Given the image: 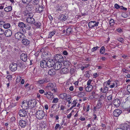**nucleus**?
<instances>
[{"label": "nucleus", "mask_w": 130, "mask_h": 130, "mask_svg": "<svg viewBox=\"0 0 130 130\" xmlns=\"http://www.w3.org/2000/svg\"><path fill=\"white\" fill-rule=\"evenodd\" d=\"M32 100L30 99L29 100L27 103L26 102H25L23 101L22 102V105L21 107L22 108L24 109L25 110L27 109L28 107L30 108H28V111L29 112V115L32 116Z\"/></svg>", "instance_id": "nucleus-1"}, {"label": "nucleus", "mask_w": 130, "mask_h": 130, "mask_svg": "<svg viewBox=\"0 0 130 130\" xmlns=\"http://www.w3.org/2000/svg\"><path fill=\"white\" fill-rule=\"evenodd\" d=\"M46 88L47 89L50 91V92H51L52 93H55L57 91V86L54 83L48 84Z\"/></svg>", "instance_id": "nucleus-2"}, {"label": "nucleus", "mask_w": 130, "mask_h": 130, "mask_svg": "<svg viewBox=\"0 0 130 130\" xmlns=\"http://www.w3.org/2000/svg\"><path fill=\"white\" fill-rule=\"evenodd\" d=\"M33 8L37 13H40L42 12L43 10V7L39 4L34 5V6H33Z\"/></svg>", "instance_id": "nucleus-3"}, {"label": "nucleus", "mask_w": 130, "mask_h": 130, "mask_svg": "<svg viewBox=\"0 0 130 130\" xmlns=\"http://www.w3.org/2000/svg\"><path fill=\"white\" fill-rule=\"evenodd\" d=\"M44 115V112L42 110H40L38 111L36 114V117L39 119H43Z\"/></svg>", "instance_id": "nucleus-4"}, {"label": "nucleus", "mask_w": 130, "mask_h": 130, "mask_svg": "<svg viewBox=\"0 0 130 130\" xmlns=\"http://www.w3.org/2000/svg\"><path fill=\"white\" fill-rule=\"evenodd\" d=\"M129 127L128 124L127 123H124L121 124L119 128H117L116 130H127Z\"/></svg>", "instance_id": "nucleus-5"}, {"label": "nucleus", "mask_w": 130, "mask_h": 130, "mask_svg": "<svg viewBox=\"0 0 130 130\" xmlns=\"http://www.w3.org/2000/svg\"><path fill=\"white\" fill-rule=\"evenodd\" d=\"M15 37L16 39L19 40H21L25 38V36L24 34L19 32L16 33L15 34Z\"/></svg>", "instance_id": "nucleus-6"}, {"label": "nucleus", "mask_w": 130, "mask_h": 130, "mask_svg": "<svg viewBox=\"0 0 130 130\" xmlns=\"http://www.w3.org/2000/svg\"><path fill=\"white\" fill-rule=\"evenodd\" d=\"M124 105L126 108L130 107V96L126 98L124 100Z\"/></svg>", "instance_id": "nucleus-7"}, {"label": "nucleus", "mask_w": 130, "mask_h": 130, "mask_svg": "<svg viewBox=\"0 0 130 130\" xmlns=\"http://www.w3.org/2000/svg\"><path fill=\"white\" fill-rule=\"evenodd\" d=\"M54 58L56 61L59 63L62 62L64 59L63 56L60 54L56 55L55 56Z\"/></svg>", "instance_id": "nucleus-8"}, {"label": "nucleus", "mask_w": 130, "mask_h": 130, "mask_svg": "<svg viewBox=\"0 0 130 130\" xmlns=\"http://www.w3.org/2000/svg\"><path fill=\"white\" fill-rule=\"evenodd\" d=\"M99 22H96L94 21H92L90 22L88 24V26L90 28H92L95 26H98Z\"/></svg>", "instance_id": "nucleus-9"}, {"label": "nucleus", "mask_w": 130, "mask_h": 130, "mask_svg": "<svg viewBox=\"0 0 130 130\" xmlns=\"http://www.w3.org/2000/svg\"><path fill=\"white\" fill-rule=\"evenodd\" d=\"M17 64L14 63H11L9 66V68L10 70L13 72L15 71L17 69Z\"/></svg>", "instance_id": "nucleus-10"}, {"label": "nucleus", "mask_w": 130, "mask_h": 130, "mask_svg": "<svg viewBox=\"0 0 130 130\" xmlns=\"http://www.w3.org/2000/svg\"><path fill=\"white\" fill-rule=\"evenodd\" d=\"M19 113L21 117H25L27 116L26 111L24 109L20 110L19 111Z\"/></svg>", "instance_id": "nucleus-11"}, {"label": "nucleus", "mask_w": 130, "mask_h": 130, "mask_svg": "<svg viewBox=\"0 0 130 130\" xmlns=\"http://www.w3.org/2000/svg\"><path fill=\"white\" fill-rule=\"evenodd\" d=\"M47 67H51L54 66L55 64V62L52 59H50L47 61Z\"/></svg>", "instance_id": "nucleus-12"}, {"label": "nucleus", "mask_w": 130, "mask_h": 130, "mask_svg": "<svg viewBox=\"0 0 130 130\" xmlns=\"http://www.w3.org/2000/svg\"><path fill=\"white\" fill-rule=\"evenodd\" d=\"M54 68L56 70H59L61 67L62 65L61 63L56 62L54 64Z\"/></svg>", "instance_id": "nucleus-13"}, {"label": "nucleus", "mask_w": 130, "mask_h": 130, "mask_svg": "<svg viewBox=\"0 0 130 130\" xmlns=\"http://www.w3.org/2000/svg\"><path fill=\"white\" fill-rule=\"evenodd\" d=\"M18 26L20 28L21 30H22L24 33V32H25V30L24 29V28L26 27L25 24L23 22H20L18 23Z\"/></svg>", "instance_id": "nucleus-14"}, {"label": "nucleus", "mask_w": 130, "mask_h": 130, "mask_svg": "<svg viewBox=\"0 0 130 130\" xmlns=\"http://www.w3.org/2000/svg\"><path fill=\"white\" fill-rule=\"evenodd\" d=\"M5 36L6 37H9L11 36L12 33L10 29L6 30L4 32Z\"/></svg>", "instance_id": "nucleus-15"}, {"label": "nucleus", "mask_w": 130, "mask_h": 130, "mask_svg": "<svg viewBox=\"0 0 130 130\" xmlns=\"http://www.w3.org/2000/svg\"><path fill=\"white\" fill-rule=\"evenodd\" d=\"M122 111L119 109H116L114 110L113 112V115L116 117L118 116L121 113Z\"/></svg>", "instance_id": "nucleus-16"}, {"label": "nucleus", "mask_w": 130, "mask_h": 130, "mask_svg": "<svg viewBox=\"0 0 130 130\" xmlns=\"http://www.w3.org/2000/svg\"><path fill=\"white\" fill-rule=\"evenodd\" d=\"M91 82H87V86L86 87V90L87 91L89 92L91 91L92 89V86L90 85Z\"/></svg>", "instance_id": "nucleus-17"}, {"label": "nucleus", "mask_w": 130, "mask_h": 130, "mask_svg": "<svg viewBox=\"0 0 130 130\" xmlns=\"http://www.w3.org/2000/svg\"><path fill=\"white\" fill-rule=\"evenodd\" d=\"M120 101L118 99H116L114 100L113 102V105L116 107H118L120 104Z\"/></svg>", "instance_id": "nucleus-18"}, {"label": "nucleus", "mask_w": 130, "mask_h": 130, "mask_svg": "<svg viewBox=\"0 0 130 130\" xmlns=\"http://www.w3.org/2000/svg\"><path fill=\"white\" fill-rule=\"evenodd\" d=\"M28 17L27 19V21L28 23H30L32 25V13H29L28 14Z\"/></svg>", "instance_id": "nucleus-19"}, {"label": "nucleus", "mask_w": 130, "mask_h": 130, "mask_svg": "<svg viewBox=\"0 0 130 130\" xmlns=\"http://www.w3.org/2000/svg\"><path fill=\"white\" fill-rule=\"evenodd\" d=\"M40 66L42 68H46L47 67V61L45 60H42L40 62Z\"/></svg>", "instance_id": "nucleus-20"}, {"label": "nucleus", "mask_w": 130, "mask_h": 130, "mask_svg": "<svg viewBox=\"0 0 130 130\" xmlns=\"http://www.w3.org/2000/svg\"><path fill=\"white\" fill-rule=\"evenodd\" d=\"M21 59L24 61H26L27 59V54L25 53H23L20 56Z\"/></svg>", "instance_id": "nucleus-21"}, {"label": "nucleus", "mask_w": 130, "mask_h": 130, "mask_svg": "<svg viewBox=\"0 0 130 130\" xmlns=\"http://www.w3.org/2000/svg\"><path fill=\"white\" fill-rule=\"evenodd\" d=\"M45 48H42L39 51H40L41 52H42V56L43 57H48V53L47 52H45L44 51Z\"/></svg>", "instance_id": "nucleus-22"}, {"label": "nucleus", "mask_w": 130, "mask_h": 130, "mask_svg": "<svg viewBox=\"0 0 130 130\" xmlns=\"http://www.w3.org/2000/svg\"><path fill=\"white\" fill-rule=\"evenodd\" d=\"M67 18V15L62 14L60 15L59 19L62 21H64L66 20Z\"/></svg>", "instance_id": "nucleus-23"}, {"label": "nucleus", "mask_w": 130, "mask_h": 130, "mask_svg": "<svg viewBox=\"0 0 130 130\" xmlns=\"http://www.w3.org/2000/svg\"><path fill=\"white\" fill-rule=\"evenodd\" d=\"M47 98L48 99L50 100H52L54 98V95L52 93L49 92H48V94H47Z\"/></svg>", "instance_id": "nucleus-24"}, {"label": "nucleus", "mask_w": 130, "mask_h": 130, "mask_svg": "<svg viewBox=\"0 0 130 130\" xmlns=\"http://www.w3.org/2000/svg\"><path fill=\"white\" fill-rule=\"evenodd\" d=\"M26 122L23 120H20L19 122V124L22 127H24L26 124Z\"/></svg>", "instance_id": "nucleus-25"}, {"label": "nucleus", "mask_w": 130, "mask_h": 130, "mask_svg": "<svg viewBox=\"0 0 130 130\" xmlns=\"http://www.w3.org/2000/svg\"><path fill=\"white\" fill-rule=\"evenodd\" d=\"M101 100L100 99L98 101L96 105V109H99L101 108L102 106V103L101 102Z\"/></svg>", "instance_id": "nucleus-26"}, {"label": "nucleus", "mask_w": 130, "mask_h": 130, "mask_svg": "<svg viewBox=\"0 0 130 130\" xmlns=\"http://www.w3.org/2000/svg\"><path fill=\"white\" fill-rule=\"evenodd\" d=\"M69 71V70L68 68L64 67L62 69L61 72L64 74H66L68 73Z\"/></svg>", "instance_id": "nucleus-27"}, {"label": "nucleus", "mask_w": 130, "mask_h": 130, "mask_svg": "<svg viewBox=\"0 0 130 130\" xmlns=\"http://www.w3.org/2000/svg\"><path fill=\"white\" fill-rule=\"evenodd\" d=\"M77 102L76 100H74L71 104V107L70 108V110L72 109L73 108L75 107L77 104Z\"/></svg>", "instance_id": "nucleus-28"}, {"label": "nucleus", "mask_w": 130, "mask_h": 130, "mask_svg": "<svg viewBox=\"0 0 130 130\" xmlns=\"http://www.w3.org/2000/svg\"><path fill=\"white\" fill-rule=\"evenodd\" d=\"M23 39L22 41V42L23 44L25 45H27L29 44L30 42L29 41L24 38Z\"/></svg>", "instance_id": "nucleus-29"}, {"label": "nucleus", "mask_w": 130, "mask_h": 130, "mask_svg": "<svg viewBox=\"0 0 130 130\" xmlns=\"http://www.w3.org/2000/svg\"><path fill=\"white\" fill-rule=\"evenodd\" d=\"M54 69H51L49 70L48 71V73L50 75H52L54 74L55 73V71Z\"/></svg>", "instance_id": "nucleus-30"}, {"label": "nucleus", "mask_w": 130, "mask_h": 130, "mask_svg": "<svg viewBox=\"0 0 130 130\" xmlns=\"http://www.w3.org/2000/svg\"><path fill=\"white\" fill-rule=\"evenodd\" d=\"M12 9V7L10 6H8L7 7H6L4 9V11L6 12H9L11 11Z\"/></svg>", "instance_id": "nucleus-31"}, {"label": "nucleus", "mask_w": 130, "mask_h": 130, "mask_svg": "<svg viewBox=\"0 0 130 130\" xmlns=\"http://www.w3.org/2000/svg\"><path fill=\"white\" fill-rule=\"evenodd\" d=\"M33 24L37 28H39L41 25V23L39 22L35 21Z\"/></svg>", "instance_id": "nucleus-32"}, {"label": "nucleus", "mask_w": 130, "mask_h": 130, "mask_svg": "<svg viewBox=\"0 0 130 130\" xmlns=\"http://www.w3.org/2000/svg\"><path fill=\"white\" fill-rule=\"evenodd\" d=\"M101 92L105 93H106L108 90V88L107 87H105L103 88H101Z\"/></svg>", "instance_id": "nucleus-33"}, {"label": "nucleus", "mask_w": 130, "mask_h": 130, "mask_svg": "<svg viewBox=\"0 0 130 130\" xmlns=\"http://www.w3.org/2000/svg\"><path fill=\"white\" fill-rule=\"evenodd\" d=\"M72 30V29L71 28H68L66 30V34L67 35H69L71 33Z\"/></svg>", "instance_id": "nucleus-34"}, {"label": "nucleus", "mask_w": 130, "mask_h": 130, "mask_svg": "<svg viewBox=\"0 0 130 130\" xmlns=\"http://www.w3.org/2000/svg\"><path fill=\"white\" fill-rule=\"evenodd\" d=\"M67 94L65 93H64L60 94L59 95V97L61 99L64 100L65 97L66 96Z\"/></svg>", "instance_id": "nucleus-35"}, {"label": "nucleus", "mask_w": 130, "mask_h": 130, "mask_svg": "<svg viewBox=\"0 0 130 130\" xmlns=\"http://www.w3.org/2000/svg\"><path fill=\"white\" fill-rule=\"evenodd\" d=\"M3 27L5 29H8L10 27V23H7L3 25Z\"/></svg>", "instance_id": "nucleus-36"}, {"label": "nucleus", "mask_w": 130, "mask_h": 130, "mask_svg": "<svg viewBox=\"0 0 130 130\" xmlns=\"http://www.w3.org/2000/svg\"><path fill=\"white\" fill-rule=\"evenodd\" d=\"M55 31H52L50 32L48 35V38H51L52 36L54 35L55 34Z\"/></svg>", "instance_id": "nucleus-37"}, {"label": "nucleus", "mask_w": 130, "mask_h": 130, "mask_svg": "<svg viewBox=\"0 0 130 130\" xmlns=\"http://www.w3.org/2000/svg\"><path fill=\"white\" fill-rule=\"evenodd\" d=\"M109 23L110 26H112L114 25L115 22L114 20L113 19H111L110 20Z\"/></svg>", "instance_id": "nucleus-38"}, {"label": "nucleus", "mask_w": 130, "mask_h": 130, "mask_svg": "<svg viewBox=\"0 0 130 130\" xmlns=\"http://www.w3.org/2000/svg\"><path fill=\"white\" fill-rule=\"evenodd\" d=\"M56 11H61L62 9L61 6H59V5H57L55 7Z\"/></svg>", "instance_id": "nucleus-39"}, {"label": "nucleus", "mask_w": 130, "mask_h": 130, "mask_svg": "<svg viewBox=\"0 0 130 130\" xmlns=\"http://www.w3.org/2000/svg\"><path fill=\"white\" fill-rule=\"evenodd\" d=\"M105 51V48L104 46H102L101 48L100 52L102 54H103Z\"/></svg>", "instance_id": "nucleus-40"}, {"label": "nucleus", "mask_w": 130, "mask_h": 130, "mask_svg": "<svg viewBox=\"0 0 130 130\" xmlns=\"http://www.w3.org/2000/svg\"><path fill=\"white\" fill-rule=\"evenodd\" d=\"M65 99L64 100L67 101H70L71 99V97L70 95H67V96L65 97Z\"/></svg>", "instance_id": "nucleus-41"}, {"label": "nucleus", "mask_w": 130, "mask_h": 130, "mask_svg": "<svg viewBox=\"0 0 130 130\" xmlns=\"http://www.w3.org/2000/svg\"><path fill=\"white\" fill-rule=\"evenodd\" d=\"M31 1V0H22V2L24 4H28Z\"/></svg>", "instance_id": "nucleus-42"}, {"label": "nucleus", "mask_w": 130, "mask_h": 130, "mask_svg": "<svg viewBox=\"0 0 130 130\" xmlns=\"http://www.w3.org/2000/svg\"><path fill=\"white\" fill-rule=\"evenodd\" d=\"M17 81H24L23 79L22 78L21 76H19L17 77Z\"/></svg>", "instance_id": "nucleus-43"}, {"label": "nucleus", "mask_w": 130, "mask_h": 130, "mask_svg": "<svg viewBox=\"0 0 130 130\" xmlns=\"http://www.w3.org/2000/svg\"><path fill=\"white\" fill-rule=\"evenodd\" d=\"M75 70L74 68H71L70 70V73L71 74H74L75 72Z\"/></svg>", "instance_id": "nucleus-44"}, {"label": "nucleus", "mask_w": 130, "mask_h": 130, "mask_svg": "<svg viewBox=\"0 0 130 130\" xmlns=\"http://www.w3.org/2000/svg\"><path fill=\"white\" fill-rule=\"evenodd\" d=\"M64 65H66L67 66H69L71 64L70 62L68 61H64Z\"/></svg>", "instance_id": "nucleus-45"}, {"label": "nucleus", "mask_w": 130, "mask_h": 130, "mask_svg": "<svg viewBox=\"0 0 130 130\" xmlns=\"http://www.w3.org/2000/svg\"><path fill=\"white\" fill-rule=\"evenodd\" d=\"M39 1L38 0H33V6L37 4H39Z\"/></svg>", "instance_id": "nucleus-46"}, {"label": "nucleus", "mask_w": 130, "mask_h": 130, "mask_svg": "<svg viewBox=\"0 0 130 130\" xmlns=\"http://www.w3.org/2000/svg\"><path fill=\"white\" fill-rule=\"evenodd\" d=\"M35 68L34 69V74L35 76H37L39 75V71H35Z\"/></svg>", "instance_id": "nucleus-47"}, {"label": "nucleus", "mask_w": 130, "mask_h": 130, "mask_svg": "<svg viewBox=\"0 0 130 130\" xmlns=\"http://www.w3.org/2000/svg\"><path fill=\"white\" fill-rule=\"evenodd\" d=\"M49 80L48 78V77H45L43 78V79H41L40 80H39L38 81H48Z\"/></svg>", "instance_id": "nucleus-48"}, {"label": "nucleus", "mask_w": 130, "mask_h": 130, "mask_svg": "<svg viewBox=\"0 0 130 130\" xmlns=\"http://www.w3.org/2000/svg\"><path fill=\"white\" fill-rule=\"evenodd\" d=\"M99 47L98 46H97L96 47H93L92 48L91 50V51L92 52H93L94 51H96L97 50Z\"/></svg>", "instance_id": "nucleus-49"}, {"label": "nucleus", "mask_w": 130, "mask_h": 130, "mask_svg": "<svg viewBox=\"0 0 130 130\" xmlns=\"http://www.w3.org/2000/svg\"><path fill=\"white\" fill-rule=\"evenodd\" d=\"M58 100L59 99L58 98H55L53 99L52 103H56L58 102Z\"/></svg>", "instance_id": "nucleus-50"}, {"label": "nucleus", "mask_w": 130, "mask_h": 130, "mask_svg": "<svg viewBox=\"0 0 130 130\" xmlns=\"http://www.w3.org/2000/svg\"><path fill=\"white\" fill-rule=\"evenodd\" d=\"M85 76L86 77L89 78L90 76V74H89V71H86L85 72Z\"/></svg>", "instance_id": "nucleus-51"}, {"label": "nucleus", "mask_w": 130, "mask_h": 130, "mask_svg": "<svg viewBox=\"0 0 130 130\" xmlns=\"http://www.w3.org/2000/svg\"><path fill=\"white\" fill-rule=\"evenodd\" d=\"M33 107L34 106L36 107V106H37V101L36 100H33Z\"/></svg>", "instance_id": "nucleus-52"}, {"label": "nucleus", "mask_w": 130, "mask_h": 130, "mask_svg": "<svg viewBox=\"0 0 130 130\" xmlns=\"http://www.w3.org/2000/svg\"><path fill=\"white\" fill-rule=\"evenodd\" d=\"M4 33V31L3 29L0 28V35H2Z\"/></svg>", "instance_id": "nucleus-53"}, {"label": "nucleus", "mask_w": 130, "mask_h": 130, "mask_svg": "<svg viewBox=\"0 0 130 130\" xmlns=\"http://www.w3.org/2000/svg\"><path fill=\"white\" fill-rule=\"evenodd\" d=\"M115 7L116 9H118L120 8V6L117 4H116L115 5Z\"/></svg>", "instance_id": "nucleus-54"}, {"label": "nucleus", "mask_w": 130, "mask_h": 130, "mask_svg": "<svg viewBox=\"0 0 130 130\" xmlns=\"http://www.w3.org/2000/svg\"><path fill=\"white\" fill-rule=\"evenodd\" d=\"M41 82V83L40 82H38L37 83V85L39 86L40 87H41L42 86V84L43 83V82Z\"/></svg>", "instance_id": "nucleus-55"}, {"label": "nucleus", "mask_w": 130, "mask_h": 130, "mask_svg": "<svg viewBox=\"0 0 130 130\" xmlns=\"http://www.w3.org/2000/svg\"><path fill=\"white\" fill-rule=\"evenodd\" d=\"M6 78L8 79V80H11L12 78V76L11 75L8 76L6 77Z\"/></svg>", "instance_id": "nucleus-56"}, {"label": "nucleus", "mask_w": 130, "mask_h": 130, "mask_svg": "<svg viewBox=\"0 0 130 130\" xmlns=\"http://www.w3.org/2000/svg\"><path fill=\"white\" fill-rule=\"evenodd\" d=\"M86 119L85 117H83L82 116H81L79 118V119L82 121H84Z\"/></svg>", "instance_id": "nucleus-57"}, {"label": "nucleus", "mask_w": 130, "mask_h": 130, "mask_svg": "<svg viewBox=\"0 0 130 130\" xmlns=\"http://www.w3.org/2000/svg\"><path fill=\"white\" fill-rule=\"evenodd\" d=\"M5 3L2 4H1V6H0V10L3 9L4 7Z\"/></svg>", "instance_id": "nucleus-58"}, {"label": "nucleus", "mask_w": 130, "mask_h": 130, "mask_svg": "<svg viewBox=\"0 0 130 130\" xmlns=\"http://www.w3.org/2000/svg\"><path fill=\"white\" fill-rule=\"evenodd\" d=\"M117 84H113L110 85L109 87L111 88H112L115 87H117Z\"/></svg>", "instance_id": "nucleus-59"}, {"label": "nucleus", "mask_w": 130, "mask_h": 130, "mask_svg": "<svg viewBox=\"0 0 130 130\" xmlns=\"http://www.w3.org/2000/svg\"><path fill=\"white\" fill-rule=\"evenodd\" d=\"M72 115V112H71L70 114L67 115V118L68 119H70L71 118Z\"/></svg>", "instance_id": "nucleus-60"}, {"label": "nucleus", "mask_w": 130, "mask_h": 130, "mask_svg": "<svg viewBox=\"0 0 130 130\" xmlns=\"http://www.w3.org/2000/svg\"><path fill=\"white\" fill-rule=\"evenodd\" d=\"M110 82H105L104 84V86H105V85H107V84L108 85H109Z\"/></svg>", "instance_id": "nucleus-61"}, {"label": "nucleus", "mask_w": 130, "mask_h": 130, "mask_svg": "<svg viewBox=\"0 0 130 130\" xmlns=\"http://www.w3.org/2000/svg\"><path fill=\"white\" fill-rule=\"evenodd\" d=\"M39 92L40 94H42L44 92V90L43 89H40L39 90Z\"/></svg>", "instance_id": "nucleus-62"}, {"label": "nucleus", "mask_w": 130, "mask_h": 130, "mask_svg": "<svg viewBox=\"0 0 130 130\" xmlns=\"http://www.w3.org/2000/svg\"><path fill=\"white\" fill-rule=\"evenodd\" d=\"M60 126V125L59 124H56L55 126V129H57Z\"/></svg>", "instance_id": "nucleus-63"}, {"label": "nucleus", "mask_w": 130, "mask_h": 130, "mask_svg": "<svg viewBox=\"0 0 130 130\" xmlns=\"http://www.w3.org/2000/svg\"><path fill=\"white\" fill-rule=\"evenodd\" d=\"M127 89L129 93H130V85H128L127 88Z\"/></svg>", "instance_id": "nucleus-64"}]
</instances>
